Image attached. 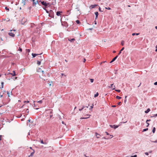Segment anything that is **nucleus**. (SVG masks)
<instances>
[{
	"label": "nucleus",
	"mask_w": 157,
	"mask_h": 157,
	"mask_svg": "<svg viewBox=\"0 0 157 157\" xmlns=\"http://www.w3.org/2000/svg\"><path fill=\"white\" fill-rule=\"evenodd\" d=\"M41 3L44 6L43 8L45 10V9L47 8L48 6H49V3H47L44 1L41 2Z\"/></svg>",
	"instance_id": "1"
},
{
	"label": "nucleus",
	"mask_w": 157,
	"mask_h": 157,
	"mask_svg": "<svg viewBox=\"0 0 157 157\" xmlns=\"http://www.w3.org/2000/svg\"><path fill=\"white\" fill-rule=\"evenodd\" d=\"M96 7L97 9H98L99 10H101V8L100 7H99L98 5H91L90 7L89 8L90 9H93L94 8Z\"/></svg>",
	"instance_id": "2"
},
{
	"label": "nucleus",
	"mask_w": 157,
	"mask_h": 157,
	"mask_svg": "<svg viewBox=\"0 0 157 157\" xmlns=\"http://www.w3.org/2000/svg\"><path fill=\"white\" fill-rule=\"evenodd\" d=\"M38 57V59H39V60H40V61H37V64H38V65H40L41 64V62L43 59L44 57H43V56L42 57L41 56H39Z\"/></svg>",
	"instance_id": "3"
},
{
	"label": "nucleus",
	"mask_w": 157,
	"mask_h": 157,
	"mask_svg": "<svg viewBox=\"0 0 157 157\" xmlns=\"http://www.w3.org/2000/svg\"><path fill=\"white\" fill-rule=\"evenodd\" d=\"M27 19L23 18L21 21V24L22 25L25 24V23L27 21Z\"/></svg>",
	"instance_id": "4"
},
{
	"label": "nucleus",
	"mask_w": 157,
	"mask_h": 157,
	"mask_svg": "<svg viewBox=\"0 0 157 157\" xmlns=\"http://www.w3.org/2000/svg\"><path fill=\"white\" fill-rule=\"evenodd\" d=\"M109 126L111 128H114V129H116L119 127V125H110Z\"/></svg>",
	"instance_id": "5"
},
{
	"label": "nucleus",
	"mask_w": 157,
	"mask_h": 157,
	"mask_svg": "<svg viewBox=\"0 0 157 157\" xmlns=\"http://www.w3.org/2000/svg\"><path fill=\"white\" fill-rule=\"evenodd\" d=\"M8 34L10 36H11L12 37H13L15 36L14 34L12 32H9L8 33Z\"/></svg>",
	"instance_id": "6"
},
{
	"label": "nucleus",
	"mask_w": 157,
	"mask_h": 157,
	"mask_svg": "<svg viewBox=\"0 0 157 157\" xmlns=\"http://www.w3.org/2000/svg\"><path fill=\"white\" fill-rule=\"evenodd\" d=\"M41 54L42 53H41L40 54H35V53H32V55L33 57L34 58L35 57H36V56H37L38 55H41Z\"/></svg>",
	"instance_id": "7"
},
{
	"label": "nucleus",
	"mask_w": 157,
	"mask_h": 157,
	"mask_svg": "<svg viewBox=\"0 0 157 157\" xmlns=\"http://www.w3.org/2000/svg\"><path fill=\"white\" fill-rule=\"evenodd\" d=\"M118 57V56H117L116 57H115L112 60L110 61V63H112L114 62L117 58Z\"/></svg>",
	"instance_id": "8"
},
{
	"label": "nucleus",
	"mask_w": 157,
	"mask_h": 157,
	"mask_svg": "<svg viewBox=\"0 0 157 157\" xmlns=\"http://www.w3.org/2000/svg\"><path fill=\"white\" fill-rule=\"evenodd\" d=\"M62 13V11H57L56 12V15L58 16H60L61 13Z\"/></svg>",
	"instance_id": "9"
},
{
	"label": "nucleus",
	"mask_w": 157,
	"mask_h": 157,
	"mask_svg": "<svg viewBox=\"0 0 157 157\" xmlns=\"http://www.w3.org/2000/svg\"><path fill=\"white\" fill-rule=\"evenodd\" d=\"M13 73H10V74L12 75L13 76H14L16 75V74L15 71H13Z\"/></svg>",
	"instance_id": "10"
},
{
	"label": "nucleus",
	"mask_w": 157,
	"mask_h": 157,
	"mask_svg": "<svg viewBox=\"0 0 157 157\" xmlns=\"http://www.w3.org/2000/svg\"><path fill=\"white\" fill-rule=\"evenodd\" d=\"M91 116L90 115H86V116H89V117H81L80 118V119H87L89 117H90V116Z\"/></svg>",
	"instance_id": "11"
},
{
	"label": "nucleus",
	"mask_w": 157,
	"mask_h": 157,
	"mask_svg": "<svg viewBox=\"0 0 157 157\" xmlns=\"http://www.w3.org/2000/svg\"><path fill=\"white\" fill-rule=\"evenodd\" d=\"M94 13L96 15L95 19H96L97 18H98V12H95Z\"/></svg>",
	"instance_id": "12"
},
{
	"label": "nucleus",
	"mask_w": 157,
	"mask_h": 157,
	"mask_svg": "<svg viewBox=\"0 0 157 157\" xmlns=\"http://www.w3.org/2000/svg\"><path fill=\"white\" fill-rule=\"evenodd\" d=\"M150 109L149 108H148L146 111H145V113H147L150 111Z\"/></svg>",
	"instance_id": "13"
},
{
	"label": "nucleus",
	"mask_w": 157,
	"mask_h": 157,
	"mask_svg": "<svg viewBox=\"0 0 157 157\" xmlns=\"http://www.w3.org/2000/svg\"><path fill=\"white\" fill-rule=\"evenodd\" d=\"M75 39L74 38H72L71 39H69L68 40L71 42H73L74 41H75Z\"/></svg>",
	"instance_id": "14"
},
{
	"label": "nucleus",
	"mask_w": 157,
	"mask_h": 157,
	"mask_svg": "<svg viewBox=\"0 0 157 157\" xmlns=\"http://www.w3.org/2000/svg\"><path fill=\"white\" fill-rule=\"evenodd\" d=\"M124 47H123L122 48V49H121V50L120 51V52H119V53L118 54V55H120L121 53V51H123L124 50Z\"/></svg>",
	"instance_id": "15"
},
{
	"label": "nucleus",
	"mask_w": 157,
	"mask_h": 157,
	"mask_svg": "<svg viewBox=\"0 0 157 157\" xmlns=\"http://www.w3.org/2000/svg\"><path fill=\"white\" fill-rule=\"evenodd\" d=\"M46 12L47 13H51L52 12V10H45Z\"/></svg>",
	"instance_id": "16"
},
{
	"label": "nucleus",
	"mask_w": 157,
	"mask_h": 157,
	"mask_svg": "<svg viewBox=\"0 0 157 157\" xmlns=\"http://www.w3.org/2000/svg\"><path fill=\"white\" fill-rule=\"evenodd\" d=\"M34 153H35V151L34 150H33V152H32L31 153V154L30 155V156H31V157L33 156Z\"/></svg>",
	"instance_id": "17"
},
{
	"label": "nucleus",
	"mask_w": 157,
	"mask_h": 157,
	"mask_svg": "<svg viewBox=\"0 0 157 157\" xmlns=\"http://www.w3.org/2000/svg\"><path fill=\"white\" fill-rule=\"evenodd\" d=\"M139 34V33H132V36H134V35H138Z\"/></svg>",
	"instance_id": "18"
},
{
	"label": "nucleus",
	"mask_w": 157,
	"mask_h": 157,
	"mask_svg": "<svg viewBox=\"0 0 157 157\" xmlns=\"http://www.w3.org/2000/svg\"><path fill=\"white\" fill-rule=\"evenodd\" d=\"M85 106H83V107L82 108L79 109V110L81 111L83 109H85Z\"/></svg>",
	"instance_id": "19"
},
{
	"label": "nucleus",
	"mask_w": 157,
	"mask_h": 157,
	"mask_svg": "<svg viewBox=\"0 0 157 157\" xmlns=\"http://www.w3.org/2000/svg\"><path fill=\"white\" fill-rule=\"evenodd\" d=\"M98 93H97L95 94L94 95V97L96 98L98 96Z\"/></svg>",
	"instance_id": "20"
},
{
	"label": "nucleus",
	"mask_w": 157,
	"mask_h": 157,
	"mask_svg": "<svg viewBox=\"0 0 157 157\" xmlns=\"http://www.w3.org/2000/svg\"><path fill=\"white\" fill-rule=\"evenodd\" d=\"M155 131V127H154L152 129V132L153 133H154Z\"/></svg>",
	"instance_id": "21"
},
{
	"label": "nucleus",
	"mask_w": 157,
	"mask_h": 157,
	"mask_svg": "<svg viewBox=\"0 0 157 157\" xmlns=\"http://www.w3.org/2000/svg\"><path fill=\"white\" fill-rule=\"evenodd\" d=\"M4 82H1V88H3V85H4Z\"/></svg>",
	"instance_id": "22"
},
{
	"label": "nucleus",
	"mask_w": 157,
	"mask_h": 157,
	"mask_svg": "<svg viewBox=\"0 0 157 157\" xmlns=\"http://www.w3.org/2000/svg\"><path fill=\"white\" fill-rule=\"evenodd\" d=\"M148 130V128H145V129H144L143 130L142 132H145V131H147V130Z\"/></svg>",
	"instance_id": "23"
},
{
	"label": "nucleus",
	"mask_w": 157,
	"mask_h": 157,
	"mask_svg": "<svg viewBox=\"0 0 157 157\" xmlns=\"http://www.w3.org/2000/svg\"><path fill=\"white\" fill-rule=\"evenodd\" d=\"M76 22L77 24H79L80 23V22L78 20H76Z\"/></svg>",
	"instance_id": "24"
},
{
	"label": "nucleus",
	"mask_w": 157,
	"mask_h": 157,
	"mask_svg": "<svg viewBox=\"0 0 157 157\" xmlns=\"http://www.w3.org/2000/svg\"><path fill=\"white\" fill-rule=\"evenodd\" d=\"M116 98H117V99H120L121 98V97H120V96H117L116 97Z\"/></svg>",
	"instance_id": "25"
},
{
	"label": "nucleus",
	"mask_w": 157,
	"mask_h": 157,
	"mask_svg": "<svg viewBox=\"0 0 157 157\" xmlns=\"http://www.w3.org/2000/svg\"><path fill=\"white\" fill-rule=\"evenodd\" d=\"M94 105L92 104V105L90 106V110H92V109L93 108Z\"/></svg>",
	"instance_id": "26"
},
{
	"label": "nucleus",
	"mask_w": 157,
	"mask_h": 157,
	"mask_svg": "<svg viewBox=\"0 0 157 157\" xmlns=\"http://www.w3.org/2000/svg\"><path fill=\"white\" fill-rule=\"evenodd\" d=\"M124 41H122L121 42V44L123 46L124 45Z\"/></svg>",
	"instance_id": "27"
},
{
	"label": "nucleus",
	"mask_w": 157,
	"mask_h": 157,
	"mask_svg": "<svg viewBox=\"0 0 157 157\" xmlns=\"http://www.w3.org/2000/svg\"><path fill=\"white\" fill-rule=\"evenodd\" d=\"M157 117V114L154 115L153 116H151V117Z\"/></svg>",
	"instance_id": "28"
},
{
	"label": "nucleus",
	"mask_w": 157,
	"mask_h": 157,
	"mask_svg": "<svg viewBox=\"0 0 157 157\" xmlns=\"http://www.w3.org/2000/svg\"><path fill=\"white\" fill-rule=\"evenodd\" d=\"M90 82L92 83L93 82H94V79H92V78L90 79Z\"/></svg>",
	"instance_id": "29"
},
{
	"label": "nucleus",
	"mask_w": 157,
	"mask_h": 157,
	"mask_svg": "<svg viewBox=\"0 0 157 157\" xmlns=\"http://www.w3.org/2000/svg\"><path fill=\"white\" fill-rule=\"evenodd\" d=\"M115 91L119 93L120 92H121V90H115Z\"/></svg>",
	"instance_id": "30"
},
{
	"label": "nucleus",
	"mask_w": 157,
	"mask_h": 157,
	"mask_svg": "<svg viewBox=\"0 0 157 157\" xmlns=\"http://www.w3.org/2000/svg\"><path fill=\"white\" fill-rule=\"evenodd\" d=\"M37 102H38L40 104H41L42 102V100H40V101H38Z\"/></svg>",
	"instance_id": "31"
},
{
	"label": "nucleus",
	"mask_w": 157,
	"mask_h": 157,
	"mask_svg": "<svg viewBox=\"0 0 157 157\" xmlns=\"http://www.w3.org/2000/svg\"><path fill=\"white\" fill-rule=\"evenodd\" d=\"M40 142L42 144H44V141H43V140H40Z\"/></svg>",
	"instance_id": "32"
},
{
	"label": "nucleus",
	"mask_w": 157,
	"mask_h": 157,
	"mask_svg": "<svg viewBox=\"0 0 157 157\" xmlns=\"http://www.w3.org/2000/svg\"><path fill=\"white\" fill-rule=\"evenodd\" d=\"M127 97V96H125V100H124V102L125 103V102H126V98Z\"/></svg>",
	"instance_id": "33"
},
{
	"label": "nucleus",
	"mask_w": 157,
	"mask_h": 157,
	"mask_svg": "<svg viewBox=\"0 0 157 157\" xmlns=\"http://www.w3.org/2000/svg\"><path fill=\"white\" fill-rule=\"evenodd\" d=\"M7 94H8V97H10V94L9 93V92L8 91L7 92Z\"/></svg>",
	"instance_id": "34"
},
{
	"label": "nucleus",
	"mask_w": 157,
	"mask_h": 157,
	"mask_svg": "<svg viewBox=\"0 0 157 157\" xmlns=\"http://www.w3.org/2000/svg\"><path fill=\"white\" fill-rule=\"evenodd\" d=\"M32 0V1H33V4H35V5L36 4V2H34V1H35V0Z\"/></svg>",
	"instance_id": "35"
},
{
	"label": "nucleus",
	"mask_w": 157,
	"mask_h": 157,
	"mask_svg": "<svg viewBox=\"0 0 157 157\" xmlns=\"http://www.w3.org/2000/svg\"><path fill=\"white\" fill-rule=\"evenodd\" d=\"M152 142H154V143H157V140H155V141H151Z\"/></svg>",
	"instance_id": "36"
},
{
	"label": "nucleus",
	"mask_w": 157,
	"mask_h": 157,
	"mask_svg": "<svg viewBox=\"0 0 157 157\" xmlns=\"http://www.w3.org/2000/svg\"><path fill=\"white\" fill-rule=\"evenodd\" d=\"M145 154L147 155H148V153L147 152H145Z\"/></svg>",
	"instance_id": "37"
},
{
	"label": "nucleus",
	"mask_w": 157,
	"mask_h": 157,
	"mask_svg": "<svg viewBox=\"0 0 157 157\" xmlns=\"http://www.w3.org/2000/svg\"><path fill=\"white\" fill-rule=\"evenodd\" d=\"M26 111L27 113H29V109H26Z\"/></svg>",
	"instance_id": "38"
},
{
	"label": "nucleus",
	"mask_w": 157,
	"mask_h": 157,
	"mask_svg": "<svg viewBox=\"0 0 157 157\" xmlns=\"http://www.w3.org/2000/svg\"><path fill=\"white\" fill-rule=\"evenodd\" d=\"M151 121V120H150V119H149V120H147L146 121V123H147V122L148 121Z\"/></svg>",
	"instance_id": "39"
},
{
	"label": "nucleus",
	"mask_w": 157,
	"mask_h": 157,
	"mask_svg": "<svg viewBox=\"0 0 157 157\" xmlns=\"http://www.w3.org/2000/svg\"><path fill=\"white\" fill-rule=\"evenodd\" d=\"M19 48V51H20L21 52H22V49L20 48Z\"/></svg>",
	"instance_id": "40"
},
{
	"label": "nucleus",
	"mask_w": 157,
	"mask_h": 157,
	"mask_svg": "<svg viewBox=\"0 0 157 157\" xmlns=\"http://www.w3.org/2000/svg\"><path fill=\"white\" fill-rule=\"evenodd\" d=\"M154 84L155 85H157V82H155L154 83Z\"/></svg>",
	"instance_id": "41"
},
{
	"label": "nucleus",
	"mask_w": 157,
	"mask_h": 157,
	"mask_svg": "<svg viewBox=\"0 0 157 157\" xmlns=\"http://www.w3.org/2000/svg\"><path fill=\"white\" fill-rule=\"evenodd\" d=\"M146 123L147 124V127H148L149 126V124L148 123Z\"/></svg>",
	"instance_id": "42"
},
{
	"label": "nucleus",
	"mask_w": 157,
	"mask_h": 157,
	"mask_svg": "<svg viewBox=\"0 0 157 157\" xmlns=\"http://www.w3.org/2000/svg\"><path fill=\"white\" fill-rule=\"evenodd\" d=\"M156 49L155 50V51L157 52V45H156L155 47Z\"/></svg>",
	"instance_id": "43"
},
{
	"label": "nucleus",
	"mask_w": 157,
	"mask_h": 157,
	"mask_svg": "<svg viewBox=\"0 0 157 157\" xmlns=\"http://www.w3.org/2000/svg\"><path fill=\"white\" fill-rule=\"evenodd\" d=\"M26 50L27 52H29L30 51V50H29V49H26Z\"/></svg>",
	"instance_id": "44"
},
{
	"label": "nucleus",
	"mask_w": 157,
	"mask_h": 157,
	"mask_svg": "<svg viewBox=\"0 0 157 157\" xmlns=\"http://www.w3.org/2000/svg\"><path fill=\"white\" fill-rule=\"evenodd\" d=\"M105 133H106V135H109V133L107 132H105Z\"/></svg>",
	"instance_id": "45"
},
{
	"label": "nucleus",
	"mask_w": 157,
	"mask_h": 157,
	"mask_svg": "<svg viewBox=\"0 0 157 157\" xmlns=\"http://www.w3.org/2000/svg\"><path fill=\"white\" fill-rule=\"evenodd\" d=\"M113 84H111V86H110V87H110V88H112V87H113Z\"/></svg>",
	"instance_id": "46"
},
{
	"label": "nucleus",
	"mask_w": 157,
	"mask_h": 157,
	"mask_svg": "<svg viewBox=\"0 0 157 157\" xmlns=\"http://www.w3.org/2000/svg\"><path fill=\"white\" fill-rule=\"evenodd\" d=\"M47 144V142H44V144Z\"/></svg>",
	"instance_id": "47"
},
{
	"label": "nucleus",
	"mask_w": 157,
	"mask_h": 157,
	"mask_svg": "<svg viewBox=\"0 0 157 157\" xmlns=\"http://www.w3.org/2000/svg\"><path fill=\"white\" fill-rule=\"evenodd\" d=\"M133 157H137V156L136 155H134V156H132Z\"/></svg>",
	"instance_id": "48"
},
{
	"label": "nucleus",
	"mask_w": 157,
	"mask_h": 157,
	"mask_svg": "<svg viewBox=\"0 0 157 157\" xmlns=\"http://www.w3.org/2000/svg\"><path fill=\"white\" fill-rule=\"evenodd\" d=\"M121 102H119L118 103V105H121Z\"/></svg>",
	"instance_id": "49"
},
{
	"label": "nucleus",
	"mask_w": 157,
	"mask_h": 157,
	"mask_svg": "<svg viewBox=\"0 0 157 157\" xmlns=\"http://www.w3.org/2000/svg\"><path fill=\"white\" fill-rule=\"evenodd\" d=\"M25 102L28 103L29 102V101H25Z\"/></svg>",
	"instance_id": "50"
},
{
	"label": "nucleus",
	"mask_w": 157,
	"mask_h": 157,
	"mask_svg": "<svg viewBox=\"0 0 157 157\" xmlns=\"http://www.w3.org/2000/svg\"><path fill=\"white\" fill-rule=\"evenodd\" d=\"M93 29V28H89V29H88V30H92Z\"/></svg>",
	"instance_id": "51"
},
{
	"label": "nucleus",
	"mask_w": 157,
	"mask_h": 157,
	"mask_svg": "<svg viewBox=\"0 0 157 157\" xmlns=\"http://www.w3.org/2000/svg\"><path fill=\"white\" fill-rule=\"evenodd\" d=\"M16 31V30L15 29L13 30H10V31L11 32V31Z\"/></svg>",
	"instance_id": "52"
},
{
	"label": "nucleus",
	"mask_w": 157,
	"mask_h": 157,
	"mask_svg": "<svg viewBox=\"0 0 157 157\" xmlns=\"http://www.w3.org/2000/svg\"><path fill=\"white\" fill-rule=\"evenodd\" d=\"M116 106V105H113L112 106V107H115Z\"/></svg>",
	"instance_id": "53"
},
{
	"label": "nucleus",
	"mask_w": 157,
	"mask_h": 157,
	"mask_svg": "<svg viewBox=\"0 0 157 157\" xmlns=\"http://www.w3.org/2000/svg\"><path fill=\"white\" fill-rule=\"evenodd\" d=\"M108 8H107L106 7H105V8L106 9H109H109H110V8H109V7H108Z\"/></svg>",
	"instance_id": "54"
},
{
	"label": "nucleus",
	"mask_w": 157,
	"mask_h": 157,
	"mask_svg": "<svg viewBox=\"0 0 157 157\" xmlns=\"http://www.w3.org/2000/svg\"><path fill=\"white\" fill-rule=\"evenodd\" d=\"M5 9L6 10H9V9L7 8V7H5Z\"/></svg>",
	"instance_id": "55"
},
{
	"label": "nucleus",
	"mask_w": 157,
	"mask_h": 157,
	"mask_svg": "<svg viewBox=\"0 0 157 157\" xmlns=\"http://www.w3.org/2000/svg\"><path fill=\"white\" fill-rule=\"evenodd\" d=\"M2 96H3V95H1V93H0V98L2 97Z\"/></svg>",
	"instance_id": "56"
},
{
	"label": "nucleus",
	"mask_w": 157,
	"mask_h": 157,
	"mask_svg": "<svg viewBox=\"0 0 157 157\" xmlns=\"http://www.w3.org/2000/svg\"><path fill=\"white\" fill-rule=\"evenodd\" d=\"M2 136L1 135H0V140H1V137Z\"/></svg>",
	"instance_id": "57"
},
{
	"label": "nucleus",
	"mask_w": 157,
	"mask_h": 157,
	"mask_svg": "<svg viewBox=\"0 0 157 157\" xmlns=\"http://www.w3.org/2000/svg\"><path fill=\"white\" fill-rule=\"evenodd\" d=\"M86 60V59H85V58H84V60H83V62H85Z\"/></svg>",
	"instance_id": "58"
},
{
	"label": "nucleus",
	"mask_w": 157,
	"mask_h": 157,
	"mask_svg": "<svg viewBox=\"0 0 157 157\" xmlns=\"http://www.w3.org/2000/svg\"><path fill=\"white\" fill-rule=\"evenodd\" d=\"M104 138H105V139H109V138H109V137H107L106 138H105L104 137Z\"/></svg>",
	"instance_id": "59"
},
{
	"label": "nucleus",
	"mask_w": 157,
	"mask_h": 157,
	"mask_svg": "<svg viewBox=\"0 0 157 157\" xmlns=\"http://www.w3.org/2000/svg\"><path fill=\"white\" fill-rule=\"evenodd\" d=\"M59 119H61V117L60 116H59Z\"/></svg>",
	"instance_id": "60"
},
{
	"label": "nucleus",
	"mask_w": 157,
	"mask_h": 157,
	"mask_svg": "<svg viewBox=\"0 0 157 157\" xmlns=\"http://www.w3.org/2000/svg\"><path fill=\"white\" fill-rule=\"evenodd\" d=\"M95 134H96V136H97L98 135L100 136V135H99L98 134H97V133H95Z\"/></svg>",
	"instance_id": "61"
},
{
	"label": "nucleus",
	"mask_w": 157,
	"mask_h": 157,
	"mask_svg": "<svg viewBox=\"0 0 157 157\" xmlns=\"http://www.w3.org/2000/svg\"><path fill=\"white\" fill-rule=\"evenodd\" d=\"M28 122H30V120L29 119V120H28Z\"/></svg>",
	"instance_id": "62"
},
{
	"label": "nucleus",
	"mask_w": 157,
	"mask_h": 157,
	"mask_svg": "<svg viewBox=\"0 0 157 157\" xmlns=\"http://www.w3.org/2000/svg\"><path fill=\"white\" fill-rule=\"evenodd\" d=\"M48 15L49 17H52L50 15V13H49V14H48Z\"/></svg>",
	"instance_id": "63"
},
{
	"label": "nucleus",
	"mask_w": 157,
	"mask_h": 157,
	"mask_svg": "<svg viewBox=\"0 0 157 157\" xmlns=\"http://www.w3.org/2000/svg\"><path fill=\"white\" fill-rule=\"evenodd\" d=\"M155 28L156 29H157V26H155Z\"/></svg>",
	"instance_id": "64"
}]
</instances>
